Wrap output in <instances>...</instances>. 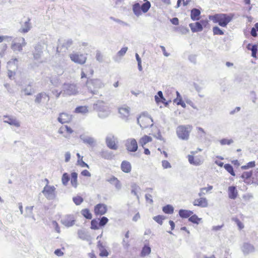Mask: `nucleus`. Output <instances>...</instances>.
I'll use <instances>...</instances> for the list:
<instances>
[{"instance_id":"49530a36","label":"nucleus","mask_w":258,"mask_h":258,"mask_svg":"<svg viewBox=\"0 0 258 258\" xmlns=\"http://www.w3.org/2000/svg\"><path fill=\"white\" fill-rule=\"evenodd\" d=\"M224 167L231 175L235 176V172L233 170V166L230 164H225Z\"/></svg>"},{"instance_id":"20e7f679","label":"nucleus","mask_w":258,"mask_h":258,"mask_svg":"<svg viewBox=\"0 0 258 258\" xmlns=\"http://www.w3.org/2000/svg\"><path fill=\"white\" fill-rule=\"evenodd\" d=\"M192 130L190 125H180L177 126L176 133L178 138L182 140L187 141L189 138V134Z\"/></svg>"},{"instance_id":"603ef678","label":"nucleus","mask_w":258,"mask_h":258,"mask_svg":"<svg viewBox=\"0 0 258 258\" xmlns=\"http://www.w3.org/2000/svg\"><path fill=\"white\" fill-rule=\"evenodd\" d=\"M213 34L214 35H222L224 34V32L219 28L218 26H214L213 28Z\"/></svg>"},{"instance_id":"b1692460","label":"nucleus","mask_w":258,"mask_h":258,"mask_svg":"<svg viewBox=\"0 0 258 258\" xmlns=\"http://www.w3.org/2000/svg\"><path fill=\"white\" fill-rule=\"evenodd\" d=\"M189 26L194 33L201 32L203 30L202 24L199 22L190 23Z\"/></svg>"},{"instance_id":"5fc2aeb1","label":"nucleus","mask_w":258,"mask_h":258,"mask_svg":"<svg viewBox=\"0 0 258 258\" xmlns=\"http://www.w3.org/2000/svg\"><path fill=\"white\" fill-rule=\"evenodd\" d=\"M73 201L76 205H80L83 202L84 200L81 197L77 196L73 198Z\"/></svg>"},{"instance_id":"e2e57ef3","label":"nucleus","mask_w":258,"mask_h":258,"mask_svg":"<svg viewBox=\"0 0 258 258\" xmlns=\"http://www.w3.org/2000/svg\"><path fill=\"white\" fill-rule=\"evenodd\" d=\"M162 165L164 169H167L171 167L170 163L167 160H163L162 161Z\"/></svg>"},{"instance_id":"f257e3e1","label":"nucleus","mask_w":258,"mask_h":258,"mask_svg":"<svg viewBox=\"0 0 258 258\" xmlns=\"http://www.w3.org/2000/svg\"><path fill=\"white\" fill-rule=\"evenodd\" d=\"M233 17V14H216L214 15H210L209 18L215 23H218L221 27H225L227 24L231 21Z\"/></svg>"},{"instance_id":"de8ad7c7","label":"nucleus","mask_w":258,"mask_h":258,"mask_svg":"<svg viewBox=\"0 0 258 258\" xmlns=\"http://www.w3.org/2000/svg\"><path fill=\"white\" fill-rule=\"evenodd\" d=\"M98 220L94 219L91 222V228L94 230H97L99 228Z\"/></svg>"},{"instance_id":"4d7b16f0","label":"nucleus","mask_w":258,"mask_h":258,"mask_svg":"<svg viewBox=\"0 0 258 258\" xmlns=\"http://www.w3.org/2000/svg\"><path fill=\"white\" fill-rule=\"evenodd\" d=\"M51 93L55 96L56 98H58L61 94L63 96V89H62V90L59 92L56 89H54L51 90Z\"/></svg>"},{"instance_id":"4be33fe9","label":"nucleus","mask_w":258,"mask_h":258,"mask_svg":"<svg viewBox=\"0 0 258 258\" xmlns=\"http://www.w3.org/2000/svg\"><path fill=\"white\" fill-rule=\"evenodd\" d=\"M100 156L106 160H111L114 157L113 152L108 150H103L100 152Z\"/></svg>"},{"instance_id":"8fccbe9b","label":"nucleus","mask_w":258,"mask_h":258,"mask_svg":"<svg viewBox=\"0 0 258 258\" xmlns=\"http://www.w3.org/2000/svg\"><path fill=\"white\" fill-rule=\"evenodd\" d=\"M252 183L258 185V169L255 170L254 173L251 176Z\"/></svg>"},{"instance_id":"c85d7f7f","label":"nucleus","mask_w":258,"mask_h":258,"mask_svg":"<svg viewBox=\"0 0 258 258\" xmlns=\"http://www.w3.org/2000/svg\"><path fill=\"white\" fill-rule=\"evenodd\" d=\"M30 21V19H28V20L24 23V25L22 26V27L19 30L20 32L26 33L30 30L31 25Z\"/></svg>"},{"instance_id":"0eeeda50","label":"nucleus","mask_w":258,"mask_h":258,"mask_svg":"<svg viewBox=\"0 0 258 258\" xmlns=\"http://www.w3.org/2000/svg\"><path fill=\"white\" fill-rule=\"evenodd\" d=\"M26 44L23 37L16 38L12 41L11 48L14 51H21L23 50V47L26 46Z\"/></svg>"},{"instance_id":"e433bc0d","label":"nucleus","mask_w":258,"mask_h":258,"mask_svg":"<svg viewBox=\"0 0 258 258\" xmlns=\"http://www.w3.org/2000/svg\"><path fill=\"white\" fill-rule=\"evenodd\" d=\"M252 175V171H244L241 174V177L244 179V181L245 183H249L247 180L251 177Z\"/></svg>"},{"instance_id":"f03ea898","label":"nucleus","mask_w":258,"mask_h":258,"mask_svg":"<svg viewBox=\"0 0 258 258\" xmlns=\"http://www.w3.org/2000/svg\"><path fill=\"white\" fill-rule=\"evenodd\" d=\"M85 85L87 88L89 92L93 95L98 94V89L102 88L104 86L102 81L98 79H89L87 80Z\"/></svg>"},{"instance_id":"4c0bfd02","label":"nucleus","mask_w":258,"mask_h":258,"mask_svg":"<svg viewBox=\"0 0 258 258\" xmlns=\"http://www.w3.org/2000/svg\"><path fill=\"white\" fill-rule=\"evenodd\" d=\"M145 3L141 6L142 11L145 13H147L151 7V4L150 2L147 0H144Z\"/></svg>"},{"instance_id":"69168bd1","label":"nucleus","mask_w":258,"mask_h":258,"mask_svg":"<svg viewBox=\"0 0 258 258\" xmlns=\"http://www.w3.org/2000/svg\"><path fill=\"white\" fill-rule=\"evenodd\" d=\"M145 199L146 201L149 202V203L152 204L153 203V201L152 200V196L150 194H146Z\"/></svg>"},{"instance_id":"864d4df0","label":"nucleus","mask_w":258,"mask_h":258,"mask_svg":"<svg viewBox=\"0 0 258 258\" xmlns=\"http://www.w3.org/2000/svg\"><path fill=\"white\" fill-rule=\"evenodd\" d=\"M255 165L254 161H250L247 163L246 165L242 166L241 168L243 170H246L249 168L254 167Z\"/></svg>"},{"instance_id":"0e129e2a","label":"nucleus","mask_w":258,"mask_h":258,"mask_svg":"<svg viewBox=\"0 0 258 258\" xmlns=\"http://www.w3.org/2000/svg\"><path fill=\"white\" fill-rule=\"evenodd\" d=\"M127 50V47H122L118 52L117 54L119 56H123L126 52Z\"/></svg>"},{"instance_id":"79ce46f5","label":"nucleus","mask_w":258,"mask_h":258,"mask_svg":"<svg viewBox=\"0 0 258 258\" xmlns=\"http://www.w3.org/2000/svg\"><path fill=\"white\" fill-rule=\"evenodd\" d=\"M189 221L194 224H198L202 220V218H200L196 214L191 215L188 218Z\"/></svg>"},{"instance_id":"412c9836","label":"nucleus","mask_w":258,"mask_h":258,"mask_svg":"<svg viewBox=\"0 0 258 258\" xmlns=\"http://www.w3.org/2000/svg\"><path fill=\"white\" fill-rule=\"evenodd\" d=\"M241 250L244 254H248L254 251V246L249 243H244L241 247Z\"/></svg>"},{"instance_id":"473e14b6","label":"nucleus","mask_w":258,"mask_h":258,"mask_svg":"<svg viewBox=\"0 0 258 258\" xmlns=\"http://www.w3.org/2000/svg\"><path fill=\"white\" fill-rule=\"evenodd\" d=\"M133 11L134 14L136 16L139 17L140 15H141L142 11L141 10V6L139 3H135L133 6Z\"/></svg>"},{"instance_id":"a211bd4d","label":"nucleus","mask_w":258,"mask_h":258,"mask_svg":"<svg viewBox=\"0 0 258 258\" xmlns=\"http://www.w3.org/2000/svg\"><path fill=\"white\" fill-rule=\"evenodd\" d=\"M193 205L201 208H206L208 206V202L206 198H200L196 199L193 202Z\"/></svg>"},{"instance_id":"6e6552de","label":"nucleus","mask_w":258,"mask_h":258,"mask_svg":"<svg viewBox=\"0 0 258 258\" xmlns=\"http://www.w3.org/2000/svg\"><path fill=\"white\" fill-rule=\"evenodd\" d=\"M105 142L107 147L109 149L114 150L118 149V140L114 135H108L106 138Z\"/></svg>"},{"instance_id":"2f4dec72","label":"nucleus","mask_w":258,"mask_h":258,"mask_svg":"<svg viewBox=\"0 0 258 258\" xmlns=\"http://www.w3.org/2000/svg\"><path fill=\"white\" fill-rule=\"evenodd\" d=\"M151 252V248L149 246V245L145 244L144 246L143 247L140 256L142 257H144L146 256V255H149Z\"/></svg>"},{"instance_id":"58836bf2","label":"nucleus","mask_w":258,"mask_h":258,"mask_svg":"<svg viewBox=\"0 0 258 258\" xmlns=\"http://www.w3.org/2000/svg\"><path fill=\"white\" fill-rule=\"evenodd\" d=\"M131 193L136 196L137 199H139V197L137 194V191L140 189V186H138L136 183H133L131 184Z\"/></svg>"},{"instance_id":"13d9d810","label":"nucleus","mask_w":258,"mask_h":258,"mask_svg":"<svg viewBox=\"0 0 258 258\" xmlns=\"http://www.w3.org/2000/svg\"><path fill=\"white\" fill-rule=\"evenodd\" d=\"M96 59L100 62L103 61V55L99 50L96 51Z\"/></svg>"},{"instance_id":"09e8293b","label":"nucleus","mask_w":258,"mask_h":258,"mask_svg":"<svg viewBox=\"0 0 258 258\" xmlns=\"http://www.w3.org/2000/svg\"><path fill=\"white\" fill-rule=\"evenodd\" d=\"M234 142L232 139H228L224 138L220 140V143L221 145H230Z\"/></svg>"},{"instance_id":"f8f14e48","label":"nucleus","mask_w":258,"mask_h":258,"mask_svg":"<svg viewBox=\"0 0 258 258\" xmlns=\"http://www.w3.org/2000/svg\"><path fill=\"white\" fill-rule=\"evenodd\" d=\"M76 220L74 215H67L61 219V223L66 227H70L75 224Z\"/></svg>"},{"instance_id":"c03bdc74","label":"nucleus","mask_w":258,"mask_h":258,"mask_svg":"<svg viewBox=\"0 0 258 258\" xmlns=\"http://www.w3.org/2000/svg\"><path fill=\"white\" fill-rule=\"evenodd\" d=\"M33 206L27 207L26 208L25 217H32L34 220H35L33 214Z\"/></svg>"},{"instance_id":"4468645a","label":"nucleus","mask_w":258,"mask_h":258,"mask_svg":"<svg viewBox=\"0 0 258 258\" xmlns=\"http://www.w3.org/2000/svg\"><path fill=\"white\" fill-rule=\"evenodd\" d=\"M72 44L73 40L71 39L66 40L63 43H61L60 40H58V44L57 47L56 51L59 52V49H60V51L62 50L63 51H66Z\"/></svg>"},{"instance_id":"5701e85b","label":"nucleus","mask_w":258,"mask_h":258,"mask_svg":"<svg viewBox=\"0 0 258 258\" xmlns=\"http://www.w3.org/2000/svg\"><path fill=\"white\" fill-rule=\"evenodd\" d=\"M155 100L156 103L162 102L166 106L168 105L169 102L166 101V99L163 95V93L161 91H159L157 92V95L155 96Z\"/></svg>"},{"instance_id":"7c9ffc66","label":"nucleus","mask_w":258,"mask_h":258,"mask_svg":"<svg viewBox=\"0 0 258 258\" xmlns=\"http://www.w3.org/2000/svg\"><path fill=\"white\" fill-rule=\"evenodd\" d=\"M179 215L182 218H189L193 214V212L190 210L181 209L179 211Z\"/></svg>"},{"instance_id":"6ab92c4d","label":"nucleus","mask_w":258,"mask_h":258,"mask_svg":"<svg viewBox=\"0 0 258 258\" xmlns=\"http://www.w3.org/2000/svg\"><path fill=\"white\" fill-rule=\"evenodd\" d=\"M43 46L40 44H37L34 47V51L33 52V57L35 59H39L43 53Z\"/></svg>"},{"instance_id":"a878e982","label":"nucleus","mask_w":258,"mask_h":258,"mask_svg":"<svg viewBox=\"0 0 258 258\" xmlns=\"http://www.w3.org/2000/svg\"><path fill=\"white\" fill-rule=\"evenodd\" d=\"M4 117L6 118V120L4 121V122L12 125H14L16 127H19L20 126L19 122L16 118H11L7 116H5Z\"/></svg>"},{"instance_id":"72a5a7b5","label":"nucleus","mask_w":258,"mask_h":258,"mask_svg":"<svg viewBox=\"0 0 258 258\" xmlns=\"http://www.w3.org/2000/svg\"><path fill=\"white\" fill-rule=\"evenodd\" d=\"M77 178L78 174L76 172H74L71 173V183L72 185L75 188H76L78 185Z\"/></svg>"},{"instance_id":"a19ab883","label":"nucleus","mask_w":258,"mask_h":258,"mask_svg":"<svg viewBox=\"0 0 258 258\" xmlns=\"http://www.w3.org/2000/svg\"><path fill=\"white\" fill-rule=\"evenodd\" d=\"M75 111L78 113L85 114L88 112V109L87 106H80L76 107Z\"/></svg>"},{"instance_id":"7ed1b4c3","label":"nucleus","mask_w":258,"mask_h":258,"mask_svg":"<svg viewBox=\"0 0 258 258\" xmlns=\"http://www.w3.org/2000/svg\"><path fill=\"white\" fill-rule=\"evenodd\" d=\"M93 108L97 111L99 117L105 118L110 114V110L107 104L101 100H98L93 105Z\"/></svg>"},{"instance_id":"338daca9","label":"nucleus","mask_w":258,"mask_h":258,"mask_svg":"<svg viewBox=\"0 0 258 258\" xmlns=\"http://www.w3.org/2000/svg\"><path fill=\"white\" fill-rule=\"evenodd\" d=\"M122 244L125 249H127L130 246L129 241L123 239L122 241Z\"/></svg>"},{"instance_id":"dca6fc26","label":"nucleus","mask_w":258,"mask_h":258,"mask_svg":"<svg viewBox=\"0 0 258 258\" xmlns=\"http://www.w3.org/2000/svg\"><path fill=\"white\" fill-rule=\"evenodd\" d=\"M107 206L104 204H98L94 207V213L96 215H103L107 212Z\"/></svg>"},{"instance_id":"9b49d317","label":"nucleus","mask_w":258,"mask_h":258,"mask_svg":"<svg viewBox=\"0 0 258 258\" xmlns=\"http://www.w3.org/2000/svg\"><path fill=\"white\" fill-rule=\"evenodd\" d=\"M70 58L73 61L80 64L85 63L87 60L86 56L83 54H70Z\"/></svg>"},{"instance_id":"c9c22d12","label":"nucleus","mask_w":258,"mask_h":258,"mask_svg":"<svg viewBox=\"0 0 258 258\" xmlns=\"http://www.w3.org/2000/svg\"><path fill=\"white\" fill-rule=\"evenodd\" d=\"M78 235L79 237L82 240H88L89 236L87 234L85 230L82 229L78 230Z\"/></svg>"},{"instance_id":"9d476101","label":"nucleus","mask_w":258,"mask_h":258,"mask_svg":"<svg viewBox=\"0 0 258 258\" xmlns=\"http://www.w3.org/2000/svg\"><path fill=\"white\" fill-rule=\"evenodd\" d=\"M94 74V70L91 65H85L82 69L81 78H89L91 77Z\"/></svg>"},{"instance_id":"ea45409f","label":"nucleus","mask_w":258,"mask_h":258,"mask_svg":"<svg viewBox=\"0 0 258 258\" xmlns=\"http://www.w3.org/2000/svg\"><path fill=\"white\" fill-rule=\"evenodd\" d=\"M162 211L165 214H171L174 212V208L170 205H167L162 208Z\"/></svg>"},{"instance_id":"3c124183","label":"nucleus","mask_w":258,"mask_h":258,"mask_svg":"<svg viewBox=\"0 0 258 258\" xmlns=\"http://www.w3.org/2000/svg\"><path fill=\"white\" fill-rule=\"evenodd\" d=\"M99 222V226L100 227H104L108 222V219L106 217H102L100 219H98Z\"/></svg>"},{"instance_id":"c756f323","label":"nucleus","mask_w":258,"mask_h":258,"mask_svg":"<svg viewBox=\"0 0 258 258\" xmlns=\"http://www.w3.org/2000/svg\"><path fill=\"white\" fill-rule=\"evenodd\" d=\"M188 160L190 164L198 166L202 164V161L199 158H195L193 155H188Z\"/></svg>"},{"instance_id":"bf43d9fd","label":"nucleus","mask_w":258,"mask_h":258,"mask_svg":"<svg viewBox=\"0 0 258 258\" xmlns=\"http://www.w3.org/2000/svg\"><path fill=\"white\" fill-rule=\"evenodd\" d=\"M247 48L252 51H257V46L255 44L252 45L249 43L247 45Z\"/></svg>"},{"instance_id":"393cba45","label":"nucleus","mask_w":258,"mask_h":258,"mask_svg":"<svg viewBox=\"0 0 258 258\" xmlns=\"http://www.w3.org/2000/svg\"><path fill=\"white\" fill-rule=\"evenodd\" d=\"M201 11L197 8H194L190 12V18L193 21H198L200 19Z\"/></svg>"},{"instance_id":"f3484780","label":"nucleus","mask_w":258,"mask_h":258,"mask_svg":"<svg viewBox=\"0 0 258 258\" xmlns=\"http://www.w3.org/2000/svg\"><path fill=\"white\" fill-rule=\"evenodd\" d=\"M80 139L84 143L88 144L91 147H94L96 143V141L94 138L82 135L80 136Z\"/></svg>"},{"instance_id":"ddd939ff","label":"nucleus","mask_w":258,"mask_h":258,"mask_svg":"<svg viewBox=\"0 0 258 258\" xmlns=\"http://www.w3.org/2000/svg\"><path fill=\"white\" fill-rule=\"evenodd\" d=\"M49 95L44 92H40L35 96V102L37 104L48 102L49 101Z\"/></svg>"},{"instance_id":"2eb2a0df","label":"nucleus","mask_w":258,"mask_h":258,"mask_svg":"<svg viewBox=\"0 0 258 258\" xmlns=\"http://www.w3.org/2000/svg\"><path fill=\"white\" fill-rule=\"evenodd\" d=\"M118 112L122 119L127 121L130 114V108L127 106L124 105L118 109Z\"/></svg>"},{"instance_id":"bb28decb","label":"nucleus","mask_w":258,"mask_h":258,"mask_svg":"<svg viewBox=\"0 0 258 258\" xmlns=\"http://www.w3.org/2000/svg\"><path fill=\"white\" fill-rule=\"evenodd\" d=\"M121 169L125 173H129L132 169L131 163L127 161H123L121 164Z\"/></svg>"},{"instance_id":"1a4fd4ad","label":"nucleus","mask_w":258,"mask_h":258,"mask_svg":"<svg viewBox=\"0 0 258 258\" xmlns=\"http://www.w3.org/2000/svg\"><path fill=\"white\" fill-rule=\"evenodd\" d=\"M126 150L128 152H135L137 151L138 146L137 142L135 139L131 138L126 140L125 144Z\"/></svg>"},{"instance_id":"a18cd8bd","label":"nucleus","mask_w":258,"mask_h":258,"mask_svg":"<svg viewBox=\"0 0 258 258\" xmlns=\"http://www.w3.org/2000/svg\"><path fill=\"white\" fill-rule=\"evenodd\" d=\"M70 180V177L69 174L67 173H64L61 177V181L63 185L66 186Z\"/></svg>"},{"instance_id":"37998d69","label":"nucleus","mask_w":258,"mask_h":258,"mask_svg":"<svg viewBox=\"0 0 258 258\" xmlns=\"http://www.w3.org/2000/svg\"><path fill=\"white\" fill-rule=\"evenodd\" d=\"M81 214L87 219H91L92 218V214L88 209H83L81 212Z\"/></svg>"},{"instance_id":"680f3d73","label":"nucleus","mask_w":258,"mask_h":258,"mask_svg":"<svg viewBox=\"0 0 258 258\" xmlns=\"http://www.w3.org/2000/svg\"><path fill=\"white\" fill-rule=\"evenodd\" d=\"M50 83L55 87H57L59 85V80L57 78H52L50 79Z\"/></svg>"},{"instance_id":"6e6d98bb","label":"nucleus","mask_w":258,"mask_h":258,"mask_svg":"<svg viewBox=\"0 0 258 258\" xmlns=\"http://www.w3.org/2000/svg\"><path fill=\"white\" fill-rule=\"evenodd\" d=\"M153 219L160 225H162L163 220L164 219V217L161 215H158L154 217Z\"/></svg>"},{"instance_id":"39448f33","label":"nucleus","mask_w":258,"mask_h":258,"mask_svg":"<svg viewBox=\"0 0 258 258\" xmlns=\"http://www.w3.org/2000/svg\"><path fill=\"white\" fill-rule=\"evenodd\" d=\"M63 89V96L76 95L79 93V88L77 84L64 83L62 87Z\"/></svg>"},{"instance_id":"423d86ee","label":"nucleus","mask_w":258,"mask_h":258,"mask_svg":"<svg viewBox=\"0 0 258 258\" xmlns=\"http://www.w3.org/2000/svg\"><path fill=\"white\" fill-rule=\"evenodd\" d=\"M55 189L56 188L53 185L46 184L44 187L42 192L47 200H53L56 196Z\"/></svg>"},{"instance_id":"f704fd0d","label":"nucleus","mask_w":258,"mask_h":258,"mask_svg":"<svg viewBox=\"0 0 258 258\" xmlns=\"http://www.w3.org/2000/svg\"><path fill=\"white\" fill-rule=\"evenodd\" d=\"M152 141V138L145 135L139 141V144L141 145L143 148L144 145H145L147 143L150 142Z\"/></svg>"},{"instance_id":"774afa93","label":"nucleus","mask_w":258,"mask_h":258,"mask_svg":"<svg viewBox=\"0 0 258 258\" xmlns=\"http://www.w3.org/2000/svg\"><path fill=\"white\" fill-rule=\"evenodd\" d=\"M116 23L122 25V26H127V27H129L130 26V24L125 22H124L119 19H117V21H116Z\"/></svg>"},{"instance_id":"cd10ccee","label":"nucleus","mask_w":258,"mask_h":258,"mask_svg":"<svg viewBox=\"0 0 258 258\" xmlns=\"http://www.w3.org/2000/svg\"><path fill=\"white\" fill-rule=\"evenodd\" d=\"M237 195L238 192L235 186H231L228 187V197L230 199H235Z\"/></svg>"},{"instance_id":"aec40b11","label":"nucleus","mask_w":258,"mask_h":258,"mask_svg":"<svg viewBox=\"0 0 258 258\" xmlns=\"http://www.w3.org/2000/svg\"><path fill=\"white\" fill-rule=\"evenodd\" d=\"M71 115L66 113H60L57 118V120L62 124L68 123L71 121Z\"/></svg>"},{"instance_id":"052dcab7","label":"nucleus","mask_w":258,"mask_h":258,"mask_svg":"<svg viewBox=\"0 0 258 258\" xmlns=\"http://www.w3.org/2000/svg\"><path fill=\"white\" fill-rule=\"evenodd\" d=\"M232 220L234 221L238 226L240 229H242L244 227L243 224L241 222V221L237 218H232Z\"/></svg>"}]
</instances>
